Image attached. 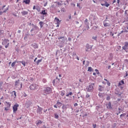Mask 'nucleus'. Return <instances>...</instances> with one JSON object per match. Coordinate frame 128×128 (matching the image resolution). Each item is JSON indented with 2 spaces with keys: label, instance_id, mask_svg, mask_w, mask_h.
<instances>
[{
  "label": "nucleus",
  "instance_id": "1",
  "mask_svg": "<svg viewBox=\"0 0 128 128\" xmlns=\"http://www.w3.org/2000/svg\"><path fill=\"white\" fill-rule=\"evenodd\" d=\"M94 83L90 84V85L88 86L86 88V91L92 92L94 91Z\"/></svg>",
  "mask_w": 128,
  "mask_h": 128
},
{
  "label": "nucleus",
  "instance_id": "2",
  "mask_svg": "<svg viewBox=\"0 0 128 128\" xmlns=\"http://www.w3.org/2000/svg\"><path fill=\"white\" fill-rule=\"evenodd\" d=\"M44 94H50L52 92V88L50 87H46L44 88Z\"/></svg>",
  "mask_w": 128,
  "mask_h": 128
},
{
  "label": "nucleus",
  "instance_id": "3",
  "mask_svg": "<svg viewBox=\"0 0 128 128\" xmlns=\"http://www.w3.org/2000/svg\"><path fill=\"white\" fill-rule=\"evenodd\" d=\"M32 106V100H29L26 102L25 106L26 108H28L30 106Z\"/></svg>",
  "mask_w": 128,
  "mask_h": 128
},
{
  "label": "nucleus",
  "instance_id": "4",
  "mask_svg": "<svg viewBox=\"0 0 128 128\" xmlns=\"http://www.w3.org/2000/svg\"><path fill=\"white\" fill-rule=\"evenodd\" d=\"M92 50V46L90 45L87 44L86 46V52H90Z\"/></svg>",
  "mask_w": 128,
  "mask_h": 128
},
{
  "label": "nucleus",
  "instance_id": "5",
  "mask_svg": "<svg viewBox=\"0 0 128 128\" xmlns=\"http://www.w3.org/2000/svg\"><path fill=\"white\" fill-rule=\"evenodd\" d=\"M19 106H20L18 104H16L12 106L14 114H16V111L18 110V107Z\"/></svg>",
  "mask_w": 128,
  "mask_h": 128
},
{
  "label": "nucleus",
  "instance_id": "6",
  "mask_svg": "<svg viewBox=\"0 0 128 128\" xmlns=\"http://www.w3.org/2000/svg\"><path fill=\"white\" fill-rule=\"evenodd\" d=\"M38 106V108L36 110L37 114H42V108L38 106Z\"/></svg>",
  "mask_w": 128,
  "mask_h": 128
},
{
  "label": "nucleus",
  "instance_id": "7",
  "mask_svg": "<svg viewBox=\"0 0 128 128\" xmlns=\"http://www.w3.org/2000/svg\"><path fill=\"white\" fill-rule=\"evenodd\" d=\"M106 106V108H108V110H112V103L110 102H108Z\"/></svg>",
  "mask_w": 128,
  "mask_h": 128
},
{
  "label": "nucleus",
  "instance_id": "8",
  "mask_svg": "<svg viewBox=\"0 0 128 128\" xmlns=\"http://www.w3.org/2000/svg\"><path fill=\"white\" fill-rule=\"evenodd\" d=\"M30 90H34L36 88V84H32L31 86H30Z\"/></svg>",
  "mask_w": 128,
  "mask_h": 128
},
{
  "label": "nucleus",
  "instance_id": "9",
  "mask_svg": "<svg viewBox=\"0 0 128 128\" xmlns=\"http://www.w3.org/2000/svg\"><path fill=\"white\" fill-rule=\"evenodd\" d=\"M58 39L60 40V41L62 42H63L66 40V38H65L64 36H60V38H58Z\"/></svg>",
  "mask_w": 128,
  "mask_h": 128
},
{
  "label": "nucleus",
  "instance_id": "10",
  "mask_svg": "<svg viewBox=\"0 0 128 128\" xmlns=\"http://www.w3.org/2000/svg\"><path fill=\"white\" fill-rule=\"evenodd\" d=\"M9 42H10V40H8L5 38V39H4V42H2V44L4 45V44H10Z\"/></svg>",
  "mask_w": 128,
  "mask_h": 128
},
{
  "label": "nucleus",
  "instance_id": "11",
  "mask_svg": "<svg viewBox=\"0 0 128 128\" xmlns=\"http://www.w3.org/2000/svg\"><path fill=\"white\" fill-rule=\"evenodd\" d=\"M32 46L34 48H38V45L36 43H34L32 44Z\"/></svg>",
  "mask_w": 128,
  "mask_h": 128
},
{
  "label": "nucleus",
  "instance_id": "12",
  "mask_svg": "<svg viewBox=\"0 0 128 128\" xmlns=\"http://www.w3.org/2000/svg\"><path fill=\"white\" fill-rule=\"evenodd\" d=\"M102 6H106V8H108L110 6V4L108 3V2H105L104 4H101Z\"/></svg>",
  "mask_w": 128,
  "mask_h": 128
},
{
  "label": "nucleus",
  "instance_id": "13",
  "mask_svg": "<svg viewBox=\"0 0 128 128\" xmlns=\"http://www.w3.org/2000/svg\"><path fill=\"white\" fill-rule=\"evenodd\" d=\"M70 106V105L68 104H67L66 105L63 104V106H62V110H66Z\"/></svg>",
  "mask_w": 128,
  "mask_h": 128
},
{
  "label": "nucleus",
  "instance_id": "14",
  "mask_svg": "<svg viewBox=\"0 0 128 128\" xmlns=\"http://www.w3.org/2000/svg\"><path fill=\"white\" fill-rule=\"evenodd\" d=\"M42 14H43V16H48V12H46V10H42L41 12Z\"/></svg>",
  "mask_w": 128,
  "mask_h": 128
},
{
  "label": "nucleus",
  "instance_id": "15",
  "mask_svg": "<svg viewBox=\"0 0 128 128\" xmlns=\"http://www.w3.org/2000/svg\"><path fill=\"white\" fill-rule=\"evenodd\" d=\"M6 106L8 108H10V106H12V104L10 102H6Z\"/></svg>",
  "mask_w": 128,
  "mask_h": 128
},
{
  "label": "nucleus",
  "instance_id": "16",
  "mask_svg": "<svg viewBox=\"0 0 128 128\" xmlns=\"http://www.w3.org/2000/svg\"><path fill=\"white\" fill-rule=\"evenodd\" d=\"M23 2H24L26 4H30V0H24Z\"/></svg>",
  "mask_w": 128,
  "mask_h": 128
},
{
  "label": "nucleus",
  "instance_id": "17",
  "mask_svg": "<svg viewBox=\"0 0 128 128\" xmlns=\"http://www.w3.org/2000/svg\"><path fill=\"white\" fill-rule=\"evenodd\" d=\"M21 14H22V16H26V14H28V12L24 10L22 12H21Z\"/></svg>",
  "mask_w": 128,
  "mask_h": 128
},
{
  "label": "nucleus",
  "instance_id": "18",
  "mask_svg": "<svg viewBox=\"0 0 128 128\" xmlns=\"http://www.w3.org/2000/svg\"><path fill=\"white\" fill-rule=\"evenodd\" d=\"M4 30H0V38H4Z\"/></svg>",
  "mask_w": 128,
  "mask_h": 128
},
{
  "label": "nucleus",
  "instance_id": "19",
  "mask_svg": "<svg viewBox=\"0 0 128 128\" xmlns=\"http://www.w3.org/2000/svg\"><path fill=\"white\" fill-rule=\"evenodd\" d=\"M36 126H38V124H42V120H38L36 122Z\"/></svg>",
  "mask_w": 128,
  "mask_h": 128
},
{
  "label": "nucleus",
  "instance_id": "20",
  "mask_svg": "<svg viewBox=\"0 0 128 128\" xmlns=\"http://www.w3.org/2000/svg\"><path fill=\"white\" fill-rule=\"evenodd\" d=\"M2 84H4V82H0V90H4V88H2Z\"/></svg>",
  "mask_w": 128,
  "mask_h": 128
},
{
  "label": "nucleus",
  "instance_id": "21",
  "mask_svg": "<svg viewBox=\"0 0 128 128\" xmlns=\"http://www.w3.org/2000/svg\"><path fill=\"white\" fill-rule=\"evenodd\" d=\"M99 92H102L104 90V86L100 85L98 88Z\"/></svg>",
  "mask_w": 128,
  "mask_h": 128
},
{
  "label": "nucleus",
  "instance_id": "22",
  "mask_svg": "<svg viewBox=\"0 0 128 128\" xmlns=\"http://www.w3.org/2000/svg\"><path fill=\"white\" fill-rule=\"evenodd\" d=\"M106 22V20H104V26H110V24H108V23H107Z\"/></svg>",
  "mask_w": 128,
  "mask_h": 128
},
{
  "label": "nucleus",
  "instance_id": "23",
  "mask_svg": "<svg viewBox=\"0 0 128 128\" xmlns=\"http://www.w3.org/2000/svg\"><path fill=\"white\" fill-rule=\"evenodd\" d=\"M100 108H102V106L100 105L96 106V110H97L98 112H100Z\"/></svg>",
  "mask_w": 128,
  "mask_h": 128
},
{
  "label": "nucleus",
  "instance_id": "24",
  "mask_svg": "<svg viewBox=\"0 0 128 128\" xmlns=\"http://www.w3.org/2000/svg\"><path fill=\"white\" fill-rule=\"evenodd\" d=\"M122 50H125V52H128V47H126L124 46H123L122 47Z\"/></svg>",
  "mask_w": 128,
  "mask_h": 128
},
{
  "label": "nucleus",
  "instance_id": "25",
  "mask_svg": "<svg viewBox=\"0 0 128 128\" xmlns=\"http://www.w3.org/2000/svg\"><path fill=\"white\" fill-rule=\"evenodd\" d=\"M42 59L38 60L36 62V64H37V66H38V64H40V62H42Z\"/></svg>",
  "mask_w": 128,
  "mask_h": 128
},
{
  "label": "nucleus",
  "instance_id": "26",
  "mask_svg": "<svg viewBox=\"0 0 128 128\" xmlns=\"http://www.w3.org/2000/svg\"><path fill=\"white\" fill-rule=\"evenodd\" d=\"M122 84H124V80L120 81L118 83V86H122Z\"/></svg>",
  "mask_w": 128,
  "mask_h": 128
},
{
  "label": "nucleus",
  "instance_id": "27",
  "mask_svg": "<svg viewBox=\"0 0 128 128\" xmlns=\"http://www.w3.org/2000/svg\"><path fill=\"white\" fill-rule=\"evenodd\" d=\"M39 24L40 26V28H42V26H44V22L40 21L39 22Z\"/></svg>",
  "mask_w": 128,
  "mask_h": 128
},
{
  "label": "nucleus",
  "instance_id": "28",
  "mask_svg": "<svg viewBox=\"0 0 128 128\" xmlns=\"http://www.w3.org/2000/svg\"><path fill=\"white\" fill-rule=\"evenodd\" d=\"M92 40H96H96H98V36H92Z\"/></svg>",
  "mask_w": 128,
  "mask_h": 128
},
{
  "label": "nucleus",
  "instance_id": "29",
  "mask_svg": "<svg viewBox=\"0 0 128 128\" xmlns=\"http://www.w3.org/2000/svg\"><path fill=\"white\" fill-rule=\"evenodd\" d=\"M8 10V8H6V10H4L3 12L0 11V16H2V14H4V12H6V10Z\"/></svg>",
  "mask_w": 128,
  "mask_h": 128
},
{
  "label": "nucleus",
  "instance_id": "30",
  "mask_svg": "<svg viewBox=\"0 0 128 128\" xmlns=\"http://www.w3.org/2000/svg\"><path fill=\"white\" fill-rule=\"evenodd\" d=\"M55 20H56L57 24H60V19H58V18L56 17L55 18Z\"/></svg>",
  "mask_w": 128,
  "mask_h": 128
},
{
  "label": "nucleus",
  "instance_id": "31",
  "mask_svg": "<svg viewBox=\"0 0 128 128\" xmlns=\"http://www.w3.org/2000/svg\"><path fill=\"white\" fill-rule=\"evenodd\" d=\"M93 71H94V70L92 67L88 68V72H93Z\"/></svg>",
  "mask_w": 128,
  "mask_h": 128
},
{
  "label": "nucleus",
  "instance_id": "32",
  "mask_svg": "<svg viewBox=\"0 0 128 128\" xmlns=\"http://www.w3.org/2000/svg\"><path fill=\"white\" fill-rule=\"evenodd\" d=\"M64 6H68V0H66V2L64 3Z\"/></svg>",
  "mask_w": 128,
  "mask_h": 128
},
{
  "label": "nucleus",
  "instance_id": "33",
  "mask_svg": "<svg viewBox=\"0 0 128 128\" xmlns=\"http://www.w3.org/2000/svg\"><path fill=\"white\" fill-rule=\"evenodd\" d=\"M126 116V113H124L122 114H121L120 115V118H122V116Z\"/></svg>",
  "mask_w": 128,
  "mask_h": 128
},
{
  "label": "nucleus",
  "instance_id": "34",
  "mask_svg": "<svg viewBox=\"0 0 128 128\" xmlns=\"http://www.w3.org/2000/svg\"><path fill=\"white\" fill-rule=\"evenodd\" d=\"M20 64H22L24 66H26V62L24 61H20L19 62Z\"/></svg>",
  "mask_w": 128,
  "mask_h": 128
},
{
  "label": "nucleus",
  "instance_id": "35",
  "mask_svg": "<svg viewBox=\"0 0 128 128\" xmlns=\"http://www.w3.org/2000/svg\"><path fill=\"white\" fill-rule=\"evenodd\" d=\"M19 82H20V80H16L15 82V84H14V86H18V84Z\"/></svg>",
  "mask_w": 128,
  "mask_h": 128
},
{
  "label": "nucleus",
  "instance_id": "36",
  "mask_svg": "<svg viewBox=\"0 0 128 128\" xmlns=\"http://www.w3.org/2000/svg\"><path fill=\"white\" fill-rule=\"evenodd\" d=\"M54 116L55 118H56V119L58 118L59 116H58V114L55 113Z\"/></svg>",
  "mask_w": 128,
  "mask_h": 128
},
{
  "label": "nucleus",
  "instance_id": "37",
  "mask_svg": "<svg viewBox=\"0 0 128 128\" xmlns=\"http://www.w3.org/2000/svg\"><path fill=\"white\" fill-rule=\"evenodd\" d=\"M32 26H33V28H34L35 29L38 28V27L36 25H34V24H32Z\"/></svg>",
  "mask_w": 128,
  "mask_h": 128
},
{
  "label": "nucleus",
  "instance_id": "38",
  "mask_svg": "<svg viewBox=\"0 0 128 128\" xmlns=\"http://www.w3.org/2000/svg\"><path fill=\"white\" fill-rule=\"evenodd\" d=\"M34 58V55H30L29 56L30 60H33Z\"/></svg>",
  "mask_w": 128,
  "mask_h": 128
},
{
  "label": "nucleus",
  "instance_id": "39",
  "mask_svg": "<svg viewBox=\"0 0 128 128\" xmlns=\"http://www.w3.org/2000/svg\"><path fill=\"white\" fill-rule=\"evenodd\" d=\"M12 94H14V98H16V91H12Z\"/></svg>",
  "mask_w": 128,
  "mask_h": 128
},
{
  "label": "nucleus",
  "instance_id": "40",
  "mask_svg": "<svg viewBox=\"0 0 128 128\" xmlns=\"http://www.w3.org/2000/svg\"><path fill=\"white\" fill-rule=\"evenodd\" d=\"M16 62L14 61V62H13L12 64V65L11 66H12V68H14V66H16Z\"/></svg>",
  "mask_w": 128,
  "mask_h": 128
},
{
  "label": "nucleus",
  "instance_id": "41",
  "mask_svg": "<svg viewBox=\"0 0 128 128\" xmlns=\"http://www.w3.org/2000/svg\"><path fill=\"white\" fill-rule=\"evenodd\" d=\"M60 96H64V91H61L60 92Z\"/></svg>",
  "mask_w": 128,
  "mask_h": 128
},
{
  "label": "nucleus",
  "instance_id": "42",
  "mask_svg": "<svg viewBox=\"0 0 128 128\" xmlns=\"http://www.w3.org/2000/svg\"><path fill=\"white\" fill-rule=\"evenodd\" d=\"M110 58H109V60H112V54H110Z\"/></svg>",
  "mask_w": 128,
  "mask_h": 128
},
{
  "label": "nucleus",
  "instance_id": "43",
  "mask_svg": "<svg viewBox=\"0 0 128 128\" xmlns=\"http://www.w3.org/2000/svg\"><path fill=\"white\" fill-rule=\"evenodd\" d=\"M38 30V28H34V27H33L32 29H31V30H30V32H34V30Z\"/></svg>",
  "mask_w": 128,
  "mask_h": 128
},
{
  "label": "nucleus",
  "instance_id": "44",
  "mask_svg": "<svg viewBox=\"0 0 128 128\" xmlns=\"http://www.w3.org/2000/svg\"><path fill=\"white\" fill-rule=\"evenodd\" d=\"M116 126V123H114L113 126H112V128H115Z\"/></svg>",
  "mask_w": 128,
  "mask_h": 128
},
{
  "label": "nucleus",
  "instance_id": "45",
  "mask_svg": "<svg viewBox=\"0 0 128 128\" xmlns=\"http://www.w3.org/2000/svg\"><path fill=\"white\" fill-rule=\"evenodd\" d=\"M115 94H116L117 96H118V97L120 96H122V94H118V92H115Z\"/></svg>",
  "mask_w": 128,
  "mask_h": 128
},
{
  "label": "nucleus",
  "instance_id": "46",
  "mask_svg": "<svg viewBox=\"0 0 128 128\" xmlns=\"http://www.w3.org/2000/svg\"><path fill=\"white\" fill-rule=\"evenodd\" d=\"M61 12H66V9L64 8H62V9H61Z\"/></svg>",
  "mask_w": 128,
  "mask_h": 128
},
{
  "label": "nucleus",
  "instance_id": "47",
  "mask_svg": "<svg viewBox=\"0 0 128 128\" xmlns=\"http://www.w3.org/2000/svg\"><path fill=\"white\" fill-rule=\"evenodd\" d=\"M8 46H10V43H8V44L5 46L6 48H8Z\"/></svg>",
  "mask_w": 128,
  "mask_h": 128
},
{
  "label": "nucleus",
  "instance_id": "48",
  "mask_svg": "<svg viewBox=\"0 0 128 128\" xmlns=\"http://www.w3.org/2000/svg\"><path fill=\"white\" fill-rule=\"evenodd\" d=\"M106 100H110V96H108L106 97Z\"/></svg>",
  "mask_w": 128,
  "mask_h": 128
},
{
  "label": "nucleus",
  "instance_id": "49",
  "mask_svg": "<svg viewBox=\"0 0 128 128\" xmlns=\"http://www.w3.org/2000/svg\"><path fill=\"white\" fill-rule=\"evenodd\" d=\"M98 28V26H93V28L94 30H96Z\"/></svg>",
  "mask_w": 128,
  "mask_h": 128
},
{
  "label": "nucleus",
  "instance_id": "50",
  "mask_svg": "<svg viewBox=\"0 0 128 128\" xmlns=\"http://www.w3.org/2000/svg\"><path fill=\"white\" fill-rule=\"evenodd\" d=\"M124 46H125L126 48H128V44H126V42H125Z\"/></svg>",
  "mask_w": 128,
  "mask_h": 128
},
{
  "label": "nucleus",
  "instance_id": "51",
  "mask_svg": "<svg viewBox=\"0 0 128 128\" xmlns=\"http://www.w3.org/2000/svg\"><path fill=\"white\" fill-rule=\"evenodd\" d=\"M98 96L100 98H102V93H99Z\"/></svg>",
  "mask_w": 128,
  "mask_h": 128
},
{
  "label": "nucleus",
  "instance_id": "52",
  "mask_svg": "<svg viewBox=\"0 0 128 128\" xmlns=\"http://www.w3.org/2000/svg\"><path fill=\"white\" fill-rule=\"evenodd\" d=\"M123 30H124V32H128V30H126V28H124Z\"/></svg>",
  "mask_w": 128,
  "mask_h": 128
},
{
  "label": "nucleus",
  "instance_id": "53",
  "mask_svg": "<svg viewBox=\"0 0 128 128\" xmlns=\"http://www.w3.org/2000/svg\"><path fill=\"white\" fill-rule=\"evenodd\" d=\"M107 84L108 86H110V82H107Z\"/></svg>",
  "mask_w": 128,
  "mask_h": 128
},
{
  "label": "nucleus",
  "instance_id": "54",
  "mask_svg": "<svg viewBox=\"0 0 128 128\" xmlns=\"http://www.w3.org/2000/svg\"><path fill=\"white\" fill-rule=\"evenodd\" d=\"M84 116H88V114H84L82 116V118H84Z\"/></svg>",
  "mask_w": 128,
  "mask_h": 128
},
{
  "label": "nucleus",
  "instance_id": "55",
  "mask_svg": "<svg viewBox=\"0 0 128 128\" xmlns=\"http://www.w3.org/2000/svg\"><path fill=\"white\" fill-rule=\"evenodd\" d=\"M77 6H78V8H82L80 7V4H77Z\"/></svg>",
  "mask_w": 128,
  "mask_h": 128
},
{
  "label": "nucleus",
  "instance_id": "56",
  "mask_svg": "<svg viewBox=\"0 0 128 128\" xmlns=\"http://www.w3.org/2000/svg\"><path fill=\"white\" fill-rule=\"evenodd\" d=\"M92 126H93V128H96V124H93Z\"/></svg>",
  "mask_w": 128,
  "mask_h": 128
},
{
  "label": "nucleus",
  "instance_id": "57",
  "mask_svg": "<svg viewBox=\"0 0 128 128\" xmlns=\"http://www.w3.org/2000/svg\"><path fill=\"white\" fill-rule=\"evenodd\" d=\"M56 104H58V106H60V104H62V102H58Z\"/></svg>",
  "mask_w": 128,
  "mask_h": 128
},
{
  "label": "nucleus",
  "instance_id": "58",
  "mask_svg": "<svg viewBox=\"0 0 128 128\" xmlns=\"http://www.w3.org/2000/svg\"><path fill=\"white\" fill-rule=\"evenodd\" d=\"M5 110H10V108H8L7 106L4 108Z\"/></svg>",
  "mask_w": 128,
  "mask_h": 128
},
{
  "label": "nucleus",
  "instance_id": "59",
  "mask_svg": "<svg viewBox=\"0 0 128 128\" xmlns=\"http://www.w3.org/2000/svg\"><path fill=\"white\" fill-rule=\"evenodd\" d=\"M110 36H114V33H112V32H110Z\"/></svg>",
  "mask_w": 128,
  "mask_h": 128
},
{
  "label": "nucleus",
  "instance_id": "60",
  "mask_svg": "<svg viewBox=\"0 0 128 128\" xmlns=\"http://www.w3.org/2000/svg\"><path fill=\"white\" fill-rule=\"evenodd\" d=\"M90 98V94H86V98Z\"/></svg>",
  "mask_w": 128,
  "mask_h": 128
},
{
  "label": "nucleus",
  "instance_id": "61",
  "mask_svg": "<svg viewBox=\"0 0 128 128\" xmlns=\"http://www.w3.org/2000/svg\"><path fill=\"white\" fill-rule=\"evenodd\" d=\"M68 40L69 42H72V38H68Z\"/></svg>",
  "mask_w": 128,
  "mask_h": 128
},
{
  "label": "nucleus",
  "instance_id": "62",
  "mask_svg": "<svg viewBox=\"0 0 128 128\" xmlns=\"http://www.w3.org/2000/svg\"><path fill=\"white\" fill-rule=\"evenodd\" d=\"M126 22H128V14L126 15Z\"/></svg>",
  "mask_w": 128,
  "mask_h": 128
},
{
  "label": "nucleus",
  "instance_id": "63",
  "mask_svg": "<svg viewBox=\"0 0 128 128\" xmlns=\"http://www.w3.org/2000/svg\"><path fill=\"white\" fill-rule=\"evenodd\" d=\"M91 16H92V18H93V20H95L94 16H93L92 15H91Z\"/></svg>",
  "mask_w": 128,
  "mask_h": 128
},
{
  "label": "nucleus",
  "instance_id": "64",
  "mask_svg": "<svg viewBox=\"0 0 128 128\" xmlns=\"http://www.w3.org/2000/svg\"><path fill=\"white\" fill-rule=\"evenodd\" d=\"M42 82H46V80L43 79Z\"/></svg>",
  "mask_w": 128,
  "mask_h": 128
}]
</instances>
